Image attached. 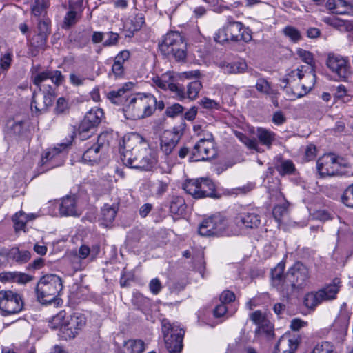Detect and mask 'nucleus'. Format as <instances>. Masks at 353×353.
Wrapping results in <instances>:
<instances>
[{
    "label": "nucleus",
    "instance_id": "f3484780",
    "mask_svg": "<svg viewBox=\"0 0 353 353\" xmlns=\"http://www.w3.org/2000/svg\"><path fill=\"white\" fill-rule=\"evenodd\" d=\"M305 68V66H301V68L292 71L290 74L292 77H297L299 80L303 78L307 79L306 82L301 84L302 90L299 92H293L292 94V97H299L301 98L305 96L312 90L315 83L316 74L314 73V70L312 68H310V71L303 70V68Z\"/></svg>",
    "mask_w": 353,
    "mask_h": 353
},
{
    "label": "nucleus",
    "instance_id": "680f3d73",
    "mask_svg": "<svg viewBox=\"0 0 353 353\" xmlns=\"http://www.w3.org/2000/svg\"><path fill=\"white\" fill-rule=\"evenodd\" d=\"M183 111V107L179 103H174L166 108L165 114L169 117H174L182 113Z\"/></svg>",
    "mask_w": 353,
    "mask_h": 353
},
{
    "label": "nucleus",
    "instance_id": "6e6552de",
    "mask_svg": "<svg viewBox=\"0 0 353 353\" xmlns=\"http://www.w3.org/2000/svg\"><path fill=\"white\" fill-rule=\"evenodd\" d=\"M32 80L43 94L56 96V88L62 84L64 77L59 70H46L37 73H33Z\"/></svg>",
    "mask_w": 353,
    "mask_h": 353
},
{
    "label": "nucleus",
    "instance_id": "f03ea898",
    "mask_svg": "<svg viewBox=\"0 0 353 353\" xmlns=\"http://www.w3.org/2000/svg\"><path fill=\"white\" fill-rule=\"evenodd\" d=\"M155 97L151 94L138 93L129 96L123 108L127 119H141L152 114Z\"/></svg>",
    "mask_w": 353,
    "mask_h": 353
},
{
    "label": "nucleus",
    "instance_id": "a878e982",
    "mask_svg": "<svg viewBox=\"0 0 353 353\" xmlns=\"http://www.w3.org/2000/svg\"><path fill=\"white\" fill-rule=\"evenodd\" d=\"M59 210L60 214L63 216H78L81 214L74 196L63 197L61 201Z\"/></svg>",
    "mask_w": 353,
    "mask_h": 353
},
{
    "label": "nucleus",
    "instance_id": "37998d69",
    "mask_svg": "<svg viewBox=\"0 0 353 353\" xmlns=\"http://www.w3.org/2000/svg\"><path fill=\"white\" fill-rule=\"evenodd\" d=\"M201 88H202V84L199 81L196 80V81L190 82L188 85V89H187L188 97L191 100L195 99L197 97L198 94L200 92Z\"/></svg>",
    "mask_w": 353,
    "mask_h": 353
},
{
    "label": "nucleus",
    "instance_id": "a211bd4d",
    "mask_svg": "<svg viewBox=\"0 0 353 353\" xmlns=\"http://www.w3.org/2000/svg\"><path fill=\"white\" fill-rule=\"evenodd\" d=\"M70 144V141L68 143H61L46 151L41 158L42 165L48 164L47 169L61 165L63 162V151Z\"/></svg>",
    "mask_w": 353,
    "mask_h": 353
},
{
    "label": "nucleus",
    "instance_id": "09e8293b",
    "mask_svg": "<svg viewBox=\"0 0 353 353\" xmlns=\"http://www.w3.org/2000/svg\"><path fill=\"white\" fill-rule=\"evenodd\" d=\"M255 334L257 336H265L270 339L274 336L273 325L271 322H268L259 327H257L255 330Z\"/></svg>",
    "mask_w": 353,
    "mask_h": 353
},
{
    "label": "nucleus",
    "instance_id": "c9c22d12",
    "mask_svg": "<svg viewBox=\"0 0 353 353\" xmlns=\"http://www.w3.org/2000/svg\"><path fill=\"white\" fill-rule=\"evenodd\" d=\"M107 98L114 104H120L129 97L128 92L124 88H119L117 90H112L106 94Z\"/></svg>",
    "mask_w": 353,
    "mask_h": 353
},
{
    "label": "nucleus",
    "instance_id": "13d9d810",
    "mask_svg": "<svg viewBox=\"0 0 353 353\" xmlns=\"http://www.w3.org/2000/svg\"><path fill=\"white\" fill-rule=\"evenodd\" d=\"M104 42L103 45L105 47L115 46L120 38L119 34L113 32H105Z\"/></svg>",
    "mask_w": 353,
    "mask_h": 353
},
{
    "label": "nucleus",
    "instance_id": "9b49d317",
    "mask_svg": "<svg viewBox=\"0 0 353 353\" xmlns=\"http://www.w3.org/2000/svg\"><path fill=\"white\" fill-rule=\"evenodd\" d=\"M216 154L213 137L211 133L205 138L200 139L191 151L190 160L192 161H208Z\"/></svg>",
    "mask_w": 353,
    "mask_h": 353
},
{
    "label": "nucleus",
    "instance_id": "bf43d9fd",
    "mask_svg": "<svg viewBox=\"0 0 353 353\" xmlns=\"http://www.w3.org/2000/svg\"><path fill=\"white\" fill-rule=\"evenodd\" d=\"M16 231L23 230L26 227V217L24 213H16L13 217Z\"/></svg>",
    "mask_w": 353,
    "mask_h": 353
},
{
    "label": "nucleus",
    "instance_id": "c03bdc74",
    "mask_svg": "<svg viewBox=\"0 0 353 353\" xmlns=\"http://www.w3.org/2000/svg\"><path fill=\"white\" fill-rule=\"evenodd\" d=\"M252 321L259 327L270 322L266 315L260 310H256L250 314Z\"/></svg>",
    "mask_w": 353,
    "mask_h": 353
},
{
    "label": "nucleus",
    "instance_id": "20e7f679",
    "mask_svg": "<svg viewBox=\"0 0 353 353\" xmlns=\"http://www.w3.org/2000/svg\"><path fill=\"white\" fill-rule=\"evenodd\" d=\"M63 289V281L56 274H47L42 276L36 287L37 300L42 304H50L60 294Z\"/></svg>",
    "mask_w": 353,
    "mask_h": 353
},
{
    "label": "nucleus",
    "instance_id": "4be33fe9",
    "mask_svg": "<svg viewBox=\"0 0 353 353\" xmlns=\"http://www.w3.org/2000/svg\"><path fill=\"white\" fill-rule=\"evenodd\" d=\"M235 224L239 228H256L261 224V218L254 210L238 214L234 219Z\"/></svg>",
    "mask_w": 353,
    "mask_h": 353
},
{
    "label": "nucleus",
    "instance_id": "2eb2a0df",
    "mask_svg": "<svg viewBox=\"0 0 353 353\" xmlns=\"http://www.w3.org/2000/svg\"><path fill=\"white\" fill-rule=\"evenodd\" d=\"M340 159L333 154H324L316 162V168L321 176H334L340 174L341 163Z\"/></svg>",
    "mask_w": 353,
    "mask_h": 353
},
{
    "label": "nucleus",
    "instance_id": "69168bd1",
    "mask_svg": "<svg viewBox=\"0 0 353 353\" xmlns=\"http://www.w3.org/2000/svg\"><path fill=\"white\" fill-rule=\"evenodd\" d=\"M77 12L74 10L68 11L64 17V26L69 28L76 23Z\"/></svg>",
    "mask_w": 353,
    "mask_h": 353
},
{
    "label": "nucleus",
    "instance_id": "6ab92c4d",
    "mask_svg": "<svg viewBox=\"0 0 353 353\" xmlns=\"http://www.w3.org/2000/svg\"><path fill=\"white\" fill-rule=\"evenodd\" d=\"M54 98L55 97L52 95L43 94L42 92L39 94L34 92L31 103L32 112L37 115L46 112L49 107L52 105Z\"/></svg>",
    "mask_w": 353,
    "mask_h": 353
},
{
    "label": "nucleus",
    "instance_id": "9d476101",
    "mask_svg": "<svg viewBox=\"0 0 353 353\" xmlns=\"http://www.w3.org/2000/svg\"><path fill=\"white\" fill-rule=\"evenodd\" d=\"M162 330L165 347L169 353H180L183 348L184 330L179 325L163 321Z\"/></svg>",
    "mask_w": 353,
    "mask_h": 353
},
{
    "label": "nucleus",
    "instance_id": "c756f323",
    "mask_svg": "<svg viewBox=\"0 0 353 353\" xmlns=\"http://www.w3.org/2000/svg\"><path fill=\"white\" fill-rule=\"evenodd\" d=\"M214 184L210 179L204 178L199 179V199L204 197H212L214 195Z\"/></svg>",
    "mask_w": 353,
    "mask_h": 353
},
{
    "label": "nucleus",
    "instance_id": "72a5a7b5",
    "mask_svg": "<svg viewBox=\"0 0 353 353\" xmlns=\"http://www.w3.org/2000/svg\"><path fill=\"white\" fill-rule=\"evenodd\" d=\"M169 183L170 181L168 178L154 181L151 185V192L152 195L157 197L161 196L165 192H167Z\"/></svg>",
    "mask_w": 353,
    "mask_h": 353
},
{
    "label": "nucleus",
    "instance_id": "5fc2aeb1",
    "mask_svg": "<svg viewBox=\"0 0 353 353\" xmlns=\"http://www.w3.org/2000/svg\"><path fill=\"white\" fill-rule=\"evenodd\" d=\"M284 34L289 37L293 42H297L301 39L300 32L292 26H287L283 29Z\"/></svg>",
    "mask_w": 353,
    "mask_h": 353
},
{
    "label": "nucleus",
    "instance_id": "6e6d98bb",
    "mask_svg": "<svg viewBox=\"0 0 353 353\" xmlns=\"http://www.w3.org/2000/svg\"><path fill=\"white\" fill-rule=\"evenodd\" d=\"M69 110L68 100L64 97H60L57 99L54 112L57 114L66 113Z\"/></svg>",
    "mask_w": 353,
    "mask_h": 353
},
{
    "label": "nucleus",
    "instance_id": "e433bc0d",
    "mask_svg": "<svg viewBox=\"0 0 353 353\" xmlns=\"http://www.w3.org/2000/svg\"><path fill=\"white\" fill-rule=\"evenodd\" d=\"M199 179H188L183 184V189L194 199H199Z\"/></svg>",
    "mask_w": 353,
    "mask_h": 353
},
{
    "label": "nucleus",
    "instance_id": "8fccbe9b",
    "mask_svg": "<svg viewBox=\"0 0 353 353\" xmlns=\"http://www.w3.org/2000/svg\"><path fill=\"white\" fill-rule=\"evenodd\" d=\"M297 55L299 57L300 59H301L303 61L308 64L307 69H305V70L310 71V68H312L314 69L313 56L310 52L299 48L297 50Z\"/></svg>",
    "mask_w": 353,
    "mask_h": 353
},
{
    "label": "nucleus",
    "instance_id": "a18cd8bd",
    "mask_svg": "<svg viewBox=\"0 0 353 353\" xmlns=\"http://www.w3.org/2000/svg\"><path fill=\"white\" fill-rule=\"evenodd\" d=\"M235 135L239 140L245 144L248 148L259 151V145L256 139H250L245 134L240 132H236Z\"/></svg>",
    "mask_w": 353,
    "mask_h": 353
},
{
    "label": "nucleus",
    "instance_id": "423d86ee",
    "mask_svg": "<svg viewBox=\"0 0 353 353\" xmlns=\"http://www.w3.org/2000/svg\"><path fill=\"white\" fill-rule=\"evenodd\" d=\"M251 39L250 30L242 23L234 21L231 17L227 18L225 25L214 34L215 41L219 43L228 41L248 42Z\"/></svg>",
    "mask_w": 353,
    "mask_h": 353
},
{
    "label": "nucleus",
    "instance_id": "39448f33",
    "mask_svg": "<svg viewBox=\"0 0 353 353\" xmlns=\"http://www.w3.org/2000/svg\"><path fill=\"white\" fill-rule=\"evenodd\" d=\"M285 282H287L285 297L305 289L310 282V272L308 268L301 262L295 263L287 271Z\"/></svg>",
    "mask_w": 353,
    "mask_h": 353
},
{
    "label": "nucleus",
    "instance_id": "f8f14e48",
    "mask_svg": "<svg viewBox=\"0 0 353 353\" xmlns=\"http://www.w3.org/2000/svg\"><path fill=\"white\" fill-rule=\"evenodd\" d=\"M23 308L21 296L12 291L0 292V310L3 316L19 313Z\"/></svg>",
    "mask_w": 353,
    "mask_h": 353
},
{
    "label": "nucleus",
    "instance_id": "e2e57ef3",
    "mask_svg": "<svg viewBox=\"0 0 353 353\" xmlns=\"http://www.w3.org/2000/svg\"><path fill=\"white\" fill-rule=\"evenodd\" d=\"M90 248L88 246L82 245L79 248L78 253L74 256V260L85 259L90 256Z\"/></svg>",
    "mask_w": 353,
    "mask_h": 353
},
{
    "label": "nucleus",
    "instance_id": "a19ab883",
    "mask_svg": "<svg viewBox=\"0 0 353 353\" xmlns=\"http://www.w3.org/2000/svg\"><path fill=\"white\" fill-rule=\"evenodd\" d=\"M199 234L203 236H214L211 216L204 219L200 224Z\"/></svg>",
    "mask_w": 353,
    "mask_h": 353
},
{
    "label": "nucleus",
    "instance_id": "4c0bfd02",
    "mask_svg": "<svg viewBox=\"0 0 353 353\" xmlns=\"http://www.w3.org/2000/svg\"><path fill=\"white\" fill-rule=\"evenodd\" d=\"M10 258L19 263H26L30 258V253L27 250H19L17 248H12L8 253Z\"/></svg>",
    "mask_w": 353,
    "mask_h": 353
},
{
    "label": "nucleus",
    "instance_id": "7c9ffc66",
    "mask_svg": "<svg viewBox=\"0 0 353 353\" xmlns=\"http://www.w3.org/2000/svg\"><path fill=\"white\" fill-rule=\"evenodd\" d=\"M117 214L116 208L105 204L101 208L100 221L101 224L105 227L110 225L115 219Z\"/></svg>",
    "mask_w": 353,
    "mask_h": 353
},
{
    "label": "nucleus",
    "instance_id": "ddd939ff",
    "mask_svg": "<svg viewBox=\"0 0 353 353\" xmlns=\"http://www.w3.org/2000/svg\"><path fill=\"white\" fill-rule=\"evenodd\" d=\"M110 137L109 133L103 132L98 136L96 142L87 143L86 150L82 157L83 161L89 163L97 162L101 153L108 148Z\"/></svg>",
    "mask_w": 353,
    "mask_h": 353
},
{
    "label": "nucleus",
    "instance_id": "473e14b6",
    "mask_svg": "<svg viewBox=\"0 0 353 353\" xmlns=\"http://www.w3.org/2000/svg\"><path fill=\"white\" fill-rule=\"evenodd\" d=\"M186 210V204L183 197L173 196L170 203V210L172 214L182 215Z\"/></svg>",
    "mask_w": 353,
    "mask_h": 353
},
{
    "label": "nucleus",
    "instance_id": "dca6fc26",
    "mask_svg": "<svg viewBox=\"0 0 353 353\" xmlns=\"http://www.w3.org/2000/svg\"><path fill=\"white\" fill-rule=\"evenodd\" d=\"M152 81L157 87L163 90H169L179 100L185 99V94L183 88L179 84L175 83L171 72H165L161 77H155L152 79Z\"/></svg>",
    "mask_w": 353,
    "mask_h": 353
},
{
    "label": "nucleus",
    "instance_id": "de8ad7c7",
    "mask_svg": "<svg viewBox=\"0 0 353 353\" xmlns=\"http://www.w3.org/2000/svg\"><path fill=\"white\" fill-rule=\"evenodd\" d=\"M198 103L202 108L209 110H218L221 109V104L219 102L208 97L202 98Z\"/></svg>",
    "mask_w": 353,
    "mask_h": 353
},
{
    "label": "nucleus",
    "instance_id": "c85d7f7f",
    "mask_svg": "<svg viewBox=\"0 0 353 353\" xmlns=\"http://www.w3.org/2000/svg\"><path fill=\"white\" fill-rule=\"evenodd\" d=\"M2 281H14L19 283H26L32 280V276L21 272H9L0 274Z\"/></svg>",
    "mask_w": 353,
    "mask_h": 353
},
{
    "label": "nucleus",
    "instance_id": "f257e3e1",
    "mask_svg": "<svg viewBox=\"0 0 353 353\" xmlns=\"http://www.w3.org/2000/svg\"><path fill=\"white\" fill-rule=\"evenodd\" d=\"M121 159L129 168L148 171L157 163V153L137 134L125 135L120 143Z\"/></svg>",
    "mask_w": 353,
    "mask_h": 353
},
{
    "label": "nucleus",
    "instance_id": "0e129e2a",
    "mask_svg": "<svg viewBox=\"0 0 353 353\" xmlns=\"http://www.w3.org/2000/svg\"><path fill=\"white\" fill-rule=\"evenodd\" d=\"M149 288H150V292L153 294H154V295L158 294L162 289V285H161V283L159 281V279L157 278L152 279L150 281Z\"/></svg>",
    "mask_w": 353,
    "mask_h": 353
},
{
    "label": "nucleus",
    "instance_id": "cd10ccee",
    "mask_svg": "<svg viewBox=\"0 0 353 353\" xmlns=\"http://www.w3.org/2000/svg\"><path fill=\"white\" fill-rule=\"evenodd\" d=\"M256 137L259 141L268 149L271 148L273 143L276 140V134L263 128H257Z\"/></svg>",
    "mask_w": 353,
    "mask_h": 353
},
{
    "label": "nucleus",
    "instance_id": "f704fd0d",
    "mask_svg": "<svg viewBox=\"0 0 353 353\" xmlns=\"http://www.w3.org/2000/svg\"><path fill=\"white\" fill-rule=\"evenodd\" d=\"M144 349V343L141 340L130 339L124 344V353H142Z\"/></svg>",
    "mask_w": 353,
    "mask_h": 353
},
{
    "label": "nucleus",
    "instance_id": "603ef678",
    "mask_svg": "<svg viewBox=\"0 0 353 353\" xmlns=\"http://www.w3.org/2000/svg\"><path fill=\"white\" fill-rule=\"evenodd\" d=\"M312 353H336L334 346L327 341L317 344L313 349Z\"/></svg>",
    "mask_w": 353,
    "mask_h": 353
},
{
    "label": "nucleus",
    "instance_id": "052dcab7",
    "mask_svg": "<svg viewBox=\"0 0 353 353\" xmlns=\"http://www.w3.org/2000/svg\"><path fill=\"white\" fill-rule=\"evenodd\" d=\"M12 61V52L8 51L5 54L2 55L0 59V68L2 70H8Z\"/></svg>",
    "mask_w": 353,
    "mask_h": 353
},
{
    "label": "nucleus",
    "instance_id": "1a4fd4ad",
    "mask_svg": "<svg viewBox=\"0 0 353 353\" xmlns=\"http://www.w3.org/2000/svg\"><path fill=\"white\" fill-rule=\"evenodd\" d=\"M340 284V279L335 278L332 283L319 290L306 294L303 299L304 305L309 309H314L323 301L334 299L339 291Z\"/></svg>",
    "mask_w": 353,
    "mask_h": 353
},
{
    "label": "nucleus",
    "instance_id": "0eeeda50",
    "mask_svg": "<svg viewBox=\"0 0 353 353\" xmlns=\"http://www.w3.org/2000/svg\"><path fill=\"white\" fill-rule=\"evenodd\" d=\"M85 325V318L81 313L73 314L64 318L62 314L54 316L49 326L52 329H59L66 338H74Z\"/></svg>",
    "mask_w": 353,
    "mask_h": 353
},
{
    "label": "nucleus",
    "instance_id": "412c9836",
    "mask_svg": "<svg viewBox=\"0 0 353 353\" xmlns=\"http://www.w3.org/2000/svg\"><path fill=\"white\" fill-rule=\"evenodd\" d=\"M285 264L279 263L271 270L272 285L283 296L285 297V274H284Z\"/></svg>",
    "mask_w": 353,
    "mask_h": 353
},
{
    "label": "nucleus",
    "instance_id": "338daca9",
    "mask_svg": "<svg viewBox=\"0 0 353 353\" xmlns=\"http://www.w3.org/2000/svg\"><path fill=\"white\" fill-rule=\"evenodd\" d=\"M85 78L79 74L71 73L69 76L70 82L75 86L83 85Z\"/></svg>",
    "mask_w": 353,
    "mask_h": 353
},
{
    "label": "nucleus",
    "instance_id": "ea45409f",
    "mask_svg": "<svg viewBox=\"0 0 353 353\" xmlns=\"http://www.w3.org/2000/svg\"><path fill=\"white\" fill-rule=\"evenodd\" d=\"M145 23V19L141 13H138L130 20L129 23H126L125 26L131 32L139 30Z\"/></svg>",
    "mask_w": 353,
    "mask_h": 353
},
{
    "label": "nucleus",
    "instance_id": "393cba45",
    "mask_svg": "<svg viewBox=\"0 0 353 353\" xmlns=\"http://www.w3.org/2000/svg\"><path fill=\"white\" fill-rule=\"evenodd\" d=\"M211 217L214 236L237 235L240 233L239 230L234 232L229 230L227 220L221 214H214L211 216Z\"/></svg>",
    "mask_w": 353,
    "mask_h": 353
},
{
    "label": "nucleus",
    "instance_id": "49530a36",
    "mask_svg": "<svg viewBox=\"0 0 353 353\" xmlns=\"http://www.w3.org/2000/svg\"><path fill=\"white\" fill-rule=\"evenodd\" d=\"M276 170L281 175L292 174L295 170L294 163L290 160H283L276 167Z\"/></svg>",
    "mask_w": 353,
    "mask_h": 353
},
{
    "label": "nucleus",
    "instance_id": "79ce46f5",
    "mask_svg": "<svg viewBox=\"0 0 353 353\" xmlns=\"http://www.w3.org/2000/svg\"><path fill=\"white\" fill-rule=\"evenodd\" d=\"M348 322L346 319H339L335 321L333 327L336 330L339 328L336 339L339 342L343 341L347 330Z\"/></svg>",
    "mask_w": 353,
    "mask_h": 353
},
{
    "label": "nucleus",
    "instance_id": "774afa93",
    "mask_svg": "<svg viewBox=\"0 0 353 353\" xmlns=\"http://www.w3.org/2000/svg\"><path fill=\"white\" fill-rule=\"evenodd\" d=\"M113 74L115 78H120L124 74V67L120 63L114 62L110 75Z\"/></svg>",
    "mask_w": 353,
    "mask_h": 353
},
{
    "label": "nucleus",
    "instance_id": "58836bf2",
    "mask_svg": "<svg viewBox=\"0 0 353 353\" xmlns=\"http://www.w3.org/2000/svg\"><path fill=\"white\" fill-rule=\"evenodd\" d=\"M48 5L45 0H35L32 6V13L34 17H45Z\"/></svg>",
    "mask_w": 353,
    "mask_h": 353
},
{
    "label": "nucleus",
    "instance_id": "b1692460",
    "mask_svg": "<svg viewBox=\"0 0 353 353\" xmlns=\"http://www.w3.org/2000/svg\"><path fill=\"white\" fill-rule=\"evenodd\" d=\"M50 20L48 18H43L38 22L37 34L32 38V44L37 48H43L50 33Z\"/></svg>",
    "mask_w": 353,
    "mask_h": 353
},
{
    "label": "nucleus",
    "instance_id": "aec40b11",
    "mask_svg": "<svg viewBox=\"0 0 353 353\" xmlns=\"http://www.w3.org/2000/svg\"><path fill=\"white\" fill-rule=\"evenodd\" d=\"M327 67L339 77L345 79L348 77V65L345 59L339 55L330 54L327 60Z\"/></svg>",
    "mask_w": 353,
    "mask_h": 353
},
{
    "label": "nucleus",
    "instance_id": "3c124183",
    "mask_svg": "<svg viewBox=\"0 0 353 353\" xmlns=\"http://www.w3.org/2000/svg\"><path fill=\"white\" fill-rule=\"evenodd\" d=\"M341 201L347 207L353 208V183L345 190Z\"/></svg>",
    "mask_w": 353,
    "mask_h": 353
},
{
    "label": "nucleus",
    "instance_id": "864d4df0",
    "mask_svg": "<svg viewBox=\"0 0 353 353\" xmlns=\"http://www.w3.org/2000/svg\"><path fill=\"white\" fill-rule=\"evenodd\" d=\"M256 89L266 95L272 94L273 89L272 88L270 83L265 79H259L256 83Z\"/></svg>",
    "mask_w": 353,
    "mask_h": 353
},
{
    "label": "nucleus",
    "instance_id": "bb28decb",
    "mask_svg": "<svg viewBox=\"0 0 353 353\" xmlns=\"http://www.w3.org/2000/svg\"><path fill=\"white\" fill-rule=\"evenodd\" d=\"M325 7L332 13L348 14L349 2L345 0H327Z\"/></svg>",
    "mask_w": 353,
    "mask_h": 353
},
{
    "label": "nucleus",
    "instance_id": "4468645a",
    "mask_svg": "<svg viewBox=\"0 0 353 353\" xmlns=\"http://www.w3.org/2000/svg\"><path fill=\"white\" fill-rule=\"evenodd\" d=\"M103 115V110L97 107L92 108L86 113L79 128V135L81 139H85L90 137L87 133L101 123Z\"/></svg>",
    "mask_w": 353,
    "mask_h": 353
},
{
    "label": "nucleus",
    "instance_id": "7ed1b4c3",
    "mask_svg": "<svg viewBox=\"0 0 353 353\" xmlns=\"http://www.w3.org/2000/svg\"><path fill=\"white\" fill-rule=\"evenodd\" d=\"M161 52L168 57H172L177 62H185L187 58V43L184 37L179 32H168L159 43Z\"/></svg>",
    "mask_w": 353,
    "mask_h": 353
},
{
    "label": "nucleus",
    "instance_id": "5701e85b",
    "mask_svg": "<svg viewBox=\"0 0 353 353\" xmlns=\"http://www.w3.org/2000/svg\"><path fill=\"white\" fill-rule=\"evenodd\" d=\"M181 135L179 132L174 130H165L161 137V150L166 156L171 154L174 148L179 143Z\"/></svg>",
    "mask_w": 353,
    "mask_h": 353
},
{
    "label": "nucleus",
    "instance_id": "4d7b16f0",
    "mask_svg": "<svg viewBox=\"0 0 353 353\" xmlns=\"http://www.w3.org/2000/svg\"><path fill=\"white\" fill-rule=\"evenodd\" d=\"M288 203L285 202L283 204L276 205L272 211L274 219L278 221H281V218L287 213Z\"/></svg>",
    "mask_w": 353,
    "mask_h": 353
},
{
    "label": "nucleus",
    "instance_id": "2f4dec72",
    "mask_svg": "<svg viewBox=\"0 0 353 353\" xmlns=\"http://www.w3.org/2000/svg\"><path fill=\"white\" fill-rule=\"evenodd\" d=\"M221 67L225 74H237L243 72L247 68V64L244 61L224 62L221 64Z\"/></svg>",
    "mask_w": 353,
    "mask_h": 353
}]
</instances>
